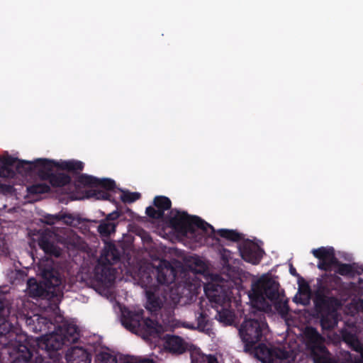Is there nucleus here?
<instances>
[{"instance_id":"1","label":"nucleus","mask_w":363,"mask_h":363,"mask_svg":"<svg viewBox=\"0 0 363 363\" xmlns=\"http://www.w3.org/2000/svg\"><path fill=\"white\" fill-rule=\"evenodd\" d=\"M172 206L169 197L156 196L152 204L145 208V216L140 217L139 220L155 227H213L199 216Z\"/></svg>"},{"instance_id":"2","label":"nucleus","mask_w":363,"mask_h":363,"mask_svg":"<svg viewBox=\"0 0 363 363\" xmlns=\"http://www.w3.org/2000/svg\"><path fill=\"white\" fill-rule=\"evenodd\" d=\"M39 272L43 278L41 284H38L35 279L28 281L27 293L32 297H38L44 295L60 296L62 291V280L57 272L53 270L50 266L43 268L39 266Z\"/></svg>"},{"instance_id":"3","label":"nucleus","mask_w":363,"mask_h":363,"mask_svg":"<svg viewBox=\"0 0 363 363\" xmlns=\"http://www.w3.org/2000/svg\"><path fill=\"white\" fill-rule=\"evenodd\" d=\"M121 311V323L123 325L133 333L144 332L153 337H159L164 331L161 325L150 319L141 320L143 309L129 310L123 308Z\"/></svg>"},{"instance_id":"4","label":"nucleus","mask_w":363,"mask_h":363,"mask_svg":"<svg viewBox=\"0 0 363 363\" xmlns=\"http://www.w3.org/2000/svg\"><path fill=\"white\" fill-rule=\"evenodd\" d=\"M204 290L206 296L215 306L218 313V320L224 325H231L234 322V314L226 308L230 300L223 284H218L214 281L207 284Z\"/></svg>"},{"instance_id":"5","label":"nucleus","mask_w":363,"mask_h":363,"mask_svg":"<svg viewBox=\"0 0 363 363\" xmlns=\"http://www.w3.org/2000/svg\"><path fill=\"white\" fill-rule=\"evenodd\" d=\"M252 352L262 363H292L297 354L295 348L291 346L286 347L285 345L273 346L265 344L259 345Z\"/></svg>"},{"instance_id":"6","label":"nucleus","mask_w":363,"mask_h":363,"mask_svg":"<svg viewBox=\"0 0 363 363\" xmlns=\"http://www.w3.org/2000/svg\"><path fill=\"white\" fill-rule=\"evenodd\" d=\"M278 286L277 282L264 275L253 283L249 298L255 307L264 310L267 306L266 298L271 301L279 298Z\"/></svg>"},{"instance_id":"7","label":"nucleus","mask_w":363,"mask_h":363,"mask_svg":"<svg viewBox=\"0 0 363 363\" xmlns=\"http://www.w3.org/2000/svg\"><path fill=\"white\" fill-rule=\"evenodd\" d=\"M118 259V253L113 245L106 243L96 268V279L102 286L109 287L116 279L115 272L110 267Z\"/></svg>"},{"instance_id":"8","label":"nucleus","mask_w":363,"mask_h":363,"mask_svg":"<svg viewBox=\"0 0 363 363\" xmlns=\"http://www.w3.org/2000/svg\"><path fill=\"white\" fill-rule=\"evenodd\" d=\"M268 332L267 323L263 320L248 319L245 320L239 329V334L245 343V351L251 350L252 347L261 340Z\"/></svg>"},{"instance_id":"9","label":"nucleus","mask_w":363,"mask_h":363,"mask_svg":"<svg viewBox=\"0 0 363 363\" xmlns=\"http://www.w3.org/2000/svg\"><path fill=\"white\" fill-rule=\"evenodd\" d=\"M303 340L313 355L315 363H334L324 346V340L313 328H306Z\"/></svg>"},{"instance_id":"10","label":"nucleus","mask_w":363,"mask_h":363,"mask_svg":"<svg viewBox=\"0 0 363 363\" xmlns=\"http://www.w3.org/2000/svg\"><path fill=\"white\" fill-rule=\"evenodd\" d=\"M33 242H37L43 251L50 255L58 257L60 255V250L54 245L55 239L53 233L49 228H41L37 233H30Z\"/></svg>"},{"instance_id":"11","label":"nucleus","mask_w":363,"mask_h":363,"mask_svg":"<svg viewBox=\"0 0 363 363\" xmlns=\"http://www.w3.org/2000/svg\"><path fill=\"white\" fill-rule=\"evenodd\" d=\"M152 274L157 275V281L161 284H169L174 281L177 273V267L165 260H155L152 263Z\"/></svg>"},{"instance_id":"12","label":"nucleus","mask_w":363,"mask_h":363,"mask_svg":"<svg viewBox=\"0 0 363 363\" xmlns=\"http://www.w3.org/2000/svg\"><path fill=\"white\" fill-rule=\"evenodd\" d=\"M262 242L259 240H247L244 242L240 254L247 262L257 264L264 255L261 247Z\"/></svg>"},{"instance_id":"13","label":"nucleus","mask_w":363,"mask_h":363,"mask_svg":"<svg viewBox=\"0 0 363 363\" xmlns=\"http://www.w3.org/2000/svg\"><path fill=\"white\" fill-rule=\"evenodd\" d=\"M315 305L320 311L325 308L332 310V312L337 310L339 307V301L334 298H324L323 300L316 298ZM337 324V320L333 313L327 316H323L321 318V325L323 328L328 329L334 327Z\"/></svg>"},{"instance_id":"14","label":"nucleus","mask_w":363,"mask_h":363,"mask_svg":"<svg viewBox=\"0 0 363 363\" xmlns=\"http://www.w3.org/2000/svg\"><path fill=\"white\" fill-rule=\"evenodd\" d=\"M84 221L85 220L82 219L79 216L62 213L55 215H48L45 216L43 220V222L49 225L61 223L67 225L68 227H77L79 225H82L81 227H89L84 223Z\"/></svg>"},{"instance_id":"15","label":"nucleus","mask_w":363,"mask_h":363,"mask_svg":"<svg viewBox=\"0 0 363 363\" xmlns=\"http://www.w3.org/2000/svg\"><path fill=\"white\" fill-rule=\"evenodd\" d=\"M50 169H44L39 170V177L43 181H48L52 187H64L71 184V177L63 172H52Z\"/></svg>"},{"instance_id":"16","label":"nucleus","mask_w":363,"mask_h":363,"mask_svg":"<svg viewBox=\"0 0 363 363\" xmlns=\"http://www.w3.org/2000/svg\"><path fill=\"white\" fill-rule=\"evenodd\" d=\"M313 255L319 259L318 267L323 270H331L335 264L334 250L330 247H321L311 250Z\"/></svg>"},{"instance_id":"17","label":"nucleus","mask_w":363,"mask_h":363,"mask_svg":"<svg viewBox=\"0 0 363 363\" xmlns=\"http://www.w3.org/2000/svg\"><path fill=\"white\" fill-rule=\"evenodd\" d=\"M36 344L40 349L48 352L57 351L61 349L63 345H65L58 330L37 338Z\"/></svg>"},{"instance_id":"18","label":"nucleus","mask_w":363,"mask_h":363,"mask_svg":"<svg viewBox=\"0 0 363 363\" xmlns=\"http://www.w3.org/2000/svg\"><path fill=\"white\" fill-rule=\"evenodd\" d=\"M49 163L48 159L46 158H38L33 162L18 160L16 164V170L21 174H28L37 171L39 176V170L43 168L48 169Z\"/></svg>"},{"instance_id":"19","label":"nucleus","mask_w":363,"mask_h":363,"mask_svg":"<svg viewBox=\"0 0 363 363\" xmlns=\"http://www.w3.org/2000/svg\"><path fill=\"white\" fill-rule=\"evenodd\" d=\"M191 346L184 340L178 336L167 335L164 339V348L172 354H182L187 349L189 350Z\"/></svg>"},{"instance_id":"20","label":"nucleus","mask_w":363,"mask_h":363,"mask_svg":"<svg viewBox=\"0 0 363 363\" xmlns=\"http://www.w3.org/2000/svg\"><path fill=\"white\" fill-rule=\"evenodd\" d=\"M48 162H50L48 164V169L56 167L62 170H67L74 174H77L82 171L84 167L82 162L74 160L56 162L48 159Z\"/></svg>"},{"instance_id":"21","label":"nucleus","mask_w":363,"mask_h":363,"mask_svg":"<svg viewBox=\"0 0 363 363\" xmlns=\"http://www.w3.org/2000/svg\"><path fill=\"white\" fill-rule=\"evenodd\" d=\"M66 358L68 363H91L89 354L82 347H73L69 350Z\"/></svg>"},{"instance_id":"22","label":"nucleus","mask_w":363,"mask_h":363,"mask_svg":"<svg viewBox=\"0 0 363 363\" xmlns=\"http://www.w3.org/2000/svg\"><path fill=\"white\" fill-rule=\"evenodd\" d=\"M57 330L62 337L65 344L74 342L79 337L77 327L74 324H63Z\"/></svg>"},{"instance_id":"23","label":"nucleus","mask_w":363,"mask_h":363,"mask_svg":"<svg viewBox=\"0 0 363 363\" xmlns=\"http://www.w3.org/2000/svg\"><path fill=\"white\" fill-rule=\"evenodd\" d=\"M191 363H217L216 359L212 355H206L199 348L192 345L189 347Z\"/></svg>"},{"instance_id":"24","label":"nucleus","mask_w":363,"mask_h":363,"mask_svg":"<svg viewBox=\"0 0 363 363\" xmlns=\"http://www.w3.org/2000/svg\"><path fill=\"white\" fill-rule=\"evenodd\" d=\"M10 354L14 358L11 363H30L31 354L25 345H20L17 350L13 349Z\"/></svg>"},{"instance_id":"25","label":"nucleus","mask_w":363,"mask_h":363,"mask_svg":"<svg viewBox=\"0 0 363 363\" xmlns=\"http://www.w3.org/2000/svg\"><path fill=\"white\" fill-rule=\"evenodd\" d=\"M186 265L192 271L200 273L206 268V264L197 256H190L184 259Z\"/></svg>"},{"instance_id":"26","label":"nucleus","mask_w":363,"mask_h":363,"mask_svg":"<svg viewBox=\"0 0 363 363\" xmlns=\"http://www.w3.org/2000/svg\"><path fill=\"white\" fill-rule=\"evenodd\" d=\"M97 182V177L86 174H81L75 179V186L96 188Z\"/></svg>"},{"instance_id":"27","label":"nucleus","mask_w":363,"mask_h":363,"mask_svg":"<svg viewBox=\"0 0 363 363\" xmlns=\"http://www.w3.org/2000/svg\"><path fill=\"white\" fill-rule=\"evenodd\" d=\"M95 363H117V359L108 349L102 348L96 355Z\"/></svg>"},{"instance_id":"28","label":"nucleus","mask_w":363,"mask_h":363,"mask_svg":"<svg viewBox=\"0 0 363 363\" xmlns=\"http://www.w3.org/2000/svg\"><path fill=\"white\" fill-rule=\"evenodd\" d=\"M311 296V290L308 285H303L299 288L298 292L294 297V301L302 305H307L310 302Z\"/></svg>"},{"instance_id":"29","label":"nucleus","mask_w":363,"mask_h":363,"mask_svg":"<svg viewBox=\"0 0 363 363\" xmlns=\"http://www.w3.org/2000/svg\"><path fill=\"white\" fill-rule=\"evenodd\" d=\"M87 198H94L96 200H107L114 202V199H112V196L108 191L99 189H92L86 191Z\"/></svg>"},{"instance_id":"30","label":"nucleus","mask_w":363,"mask_h":363,"mask_svg":"<svg viewBox=\"0 0 363 363\" xmlns=\"http://www.w3.org/2000/svg\"><path fill=\"white\" fill-rule=\"evenodd\" d=\"M27 322L29 325L31 324V322L33 323H36L38 324L37 325L32 328L33 330L35 332L45 330L47 328H49V326H48V324L52 325V323H49V321L45 318L38 315H33V317L30 319H28Z\"/></svg>"},{"instance_id":"31","label":"nucleus","mask_w":363,"mask_h":363,"mask_svg":"<svg viewBox=\"0 0 363 363\" xmlns=\"http://www.w3.org/2000/svg\"><path fill=\"white\" fill-rule=\"evenodd\" d=\"M121 213L118 211H114L108 213L106 218L101 220L97 227H116L118 223L116 220L120 217Z\"/></svg>"},{"instance_id":"32","label":"nucleus","mask_w":363,"mask_h":363,"mask_svg":"<svg viewBox=\"0 0 363 363\" xmlns=\"http://www.w3.org/2000/svg\"><path fill=\"white\" fill-rule=\"evenodd\" d=\"M331 270H333L341 275L354 276V268L352 266L349 264H339L337 260Z\"/></svg>"},{"instance_id":"33","label":"nucleus","mask_w":363,"mask_h":363,"mask_svg":"<svg viewBox=\"0 0 363 363\" xmlns=\"http://www.w3.org/2000/svg\"><path fill=\"white\" fill-rule=\"evenodd\" d=\"M27 190L30 194H41L48 193L50 187L45 183H38L28 186Z\"/></svg>"},{"instance_id":"34","label":"nucleus","mask_w":363,"mask_h":363,"mask_svg":"<svg viewBox=\"0 0 363 363\" xmlns=\"http://www.w3.org/2000/svg\"><path fill=\"white\" fill-rule=\"evenodd\" d=\"M146 294L147 298L146 308L148 310L154 311L162 306V301L156 299L155 295L152 294L150 291L147 290Z\"/></svg>"},{"instance_id":"35","label":"nucleus","mask_w":363,"mask_h":363,"mask_svg":"<svg viewBox=\"0 0 363 363\" xmlns=\"http://www.w3.org/2000/svg\"><path fill=\"white\" fill-rule=\"evenodd\" d=\"M121 191L122 194L121 195V199L125 203H133L141 197V194L138 192H130L128 190H121Z\"/></svg>"},{"instance_id":"36","label":"nucleus","mask_w":363,"mask_h":363,"mask_svg":"<svg viewBox=\"0 0 363 363\" xmlns=\"http://www.w3.org/2000/svg\"><path fill=\"white\" fill-rule=\"evenodd\" d=\"M218 234L233 241H238L242 238V235L235 230L226 228H221L218 230Z\"/></svg>"},{"instance_id":"37","label":"nucleus","mask_w":363,"mask_h":363,"mask_svg":"<svg viewBox=\"0 0 363 363\" xmlns=\"http://www.w3.org/2000/svg\"><path fill=\"white\" fill-rule=\"evenodd\" d=\"M116 184L114 180L111 179H99L98 182L96 183V188L101 187L103 190L106 191H113L116 189Z\"/></svg>"},{"instance_id":"38","label":"nucleus","mask_w":363,"mask_h":363,"mask_svg":"<svg viewBox=\"0 0 363 363\" xmlns=\"http://www.w3.org/2000/svg\"><path fill=\"white\" fill-rule=\"evenodd\" d=\"M138 280L143 287L147 288L152 281L151 275L149 272H146L145 270H140L138 274Z\"/></svg>"},{"instance_id":"39","label":"nucleus","mask_w":363,"mask_h":363,"mask_svg":"<svg viewBox=\"0 0 363 363\" xmlns=\"http://www.w3.org/2000/svg\"><path fill=\"white\" fill-rule=\"evenodd\" d=\"M15 175V171L12 167L0 165V177L13 178Z\"/></svg>"},{"instance_id":"40","label":"nucleus","mask_w":363,"mask_h":363,"mask_svg":"<svg viewBox=\"0 0 363 363\" xmlns=\"http://www.w3.org/2000/svg\"><path fill=\"white\" fill-rule=\"evenodd\" d=\"M18 160V159L14 158L11 156L4 157L0 158V165L10 167H16V164H17Z\"/></svg>"},{"instance_id":"41","label":"nucleus","mask_w":363,"mask_h":363,"mask_svg":"<svg viewBox=\"0 0 363 363\" xmlns=\"http://www.w3.org/2000/svg\"><path fill=\"white\" fill-rule=\"evenodd\" d=\"M10 330V323L4 318L0 315V334L3 335L9 332Z\"/></svg>"},{"instance_id":"42","label":"nucleus","mask_w":363,"mask_h":363,"mask_svg":"<svg viewBox=\"0 0 363 363\" xmlns=\"http://www.w3.org/2000/svg\"><path fill=\"white\" fill-rule=\"evenodd\" d=\"M351 306L354 307L357 311H363V300L359 299L354 301L351 303Z\"/></svg>"},{"instance_id":"43","label":"nucleus","mask_w":363,"mask_h":363,"mask_svg":"<svg viewBox=\"0 0 363 363\" xmlns=\"http://www.w3.org/2000/svg\"><path fill=\"white\" fill-rule=\"evenodd\" d=\"M352 347L356 351L359 352L363 359V347L360 345V343L358 341H354L352 343Z\"/></svg>"},{"instance_id":"44","label":"nucleus","mask_w":363,"mask_h":363,"mask_svg":"<svg viewBox=\"0 0 363 363\" xmlns=\"http://www.w3.org/2000/svg\"><path fill=\"white\" fill-rule=\"evenodd\" d=\"M230 252L226 250H223V258L227 261V262H229V259H230Z\"/></svg>"},{"instance_id":"45","label":"nucleus","mask_w":363,"mask_h":363,"mask_svg":"<svg viewBox=\"0 0 363 363\" xmlns=\"http://www.w3.org/2000/svg\"><path fill=\"white\" fill-rule=\"evenodd\" d=\"M172 303L173 304H177L178 302H179V298L177 297H172Z\"/></svg>"},{"instance_id":"46","label":"nucleus","mask_w":363,"mask_h":363,"mask_svg":"<svg viewBox=\"0 0 363 363\" xmlns=\"http://www.w3.org/2000/svg\"><path fill=\"white\" fill-rule=\"evenodd\" d=\"M199 328L200 330H204L205 329V325H203V323H200V320H199Z\"/></svg>"},{"instance_id":"47","label":"nucleus","mask_w":363,"mask_h":363,"mask_svg":"<svg viewBox=\"0 0 363 363\" xmlns=\"http://www.w3.org/2000/svg\"><path fill=\"white\" fill-rule=\"evenodd\" d=\"M290 272H291V273L293 275H295V269H294L291 268V269H290Z\"/></svg>"},{"instance_id":"48","label":"nucleus","mask_w":363,"mask_h":363,"mask_svg":"<svg viewBox=\"0 0 363 363\" xmlns=\"http://www.w3.org/2000/svg\"><path fill=\"white\" fill-rule=\"evenodd\" d=\"M145 363H152V361H150V360H145Z\"/></svg>"},{"instance_id":"49","label":"nucleus","mask_w":363,"mask_h":363,"mask_svg":"<svg viewBox=\"0 0 363 363\" xmlns=\"http://www.w3.org/2000/svg\"><path fill=\"white\" fill-rule=\"evenodd\" d=\"M127 227L130 228V227H133V226L132 225V224L129 223Z\"/></svg>"}]
</instances>
